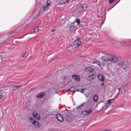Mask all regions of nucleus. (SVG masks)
Listing matches in <instances>:
<instances>
[{
	"label": "nucleus",
	"instance_id": "obj_1",
	"mask_svg": "<svg viewBox=\"0 0 131 131\" xmlns=\"http://www.w3.org/2000/svg\"><path fill=\"white\" fill-rule=\"evenodd\" d=\"M101 59L103 62L110 61L112 63H117L118 61V56L116 55H111L110 54H105L101 58Z\"/></svg>",
	"mask_w": 131,
	"mask_h": 131
},
{
	"label": "nucleus",
	"instance_id": "obj_2",
	"mask_svg": "<svg viewBox=\"0 0 131 131\" xmlns=\"http://www.w3.org/2000/svg\"><path fill=\"white\" fill-rule=\"evenodd\" d=\"M80 45H81V41H80V39H76L73 43L72 49L75 50L76 49H78V48H79L80 46Z\"/></svg>",
	"mask_w": 131,
	"mask_h": 131
},
{
	"label": "nucleus",
	"instance_id": "obj_3",
	"mask_svg": "<svg viewBox=\"0 0 131 131\" xmlns=\"http://www.w3.org/2000/svg\"><path fill=\"white\" fill-rule=\"evenodd\" d=\"M74 114H75V112L71 111L69 115H66V117H65L66 120L68 122H71V121H72V119L71 118V117H70V116H69V115L71 116H73V115H74Z\"/></svg>",
	"mask_w": 131,
	"mask_h": 131
},
{
	"label": "nucleus",
	"instance_id": "obj_4",
	"mask_svg": "<svg viewBox=\"0 0 131 131\" xmlns=\"http://www.w3.org/2000/svg\"><path fill=\"white\" fill-rule=\"evenodd\" d=\"M30 121L32 124H33L36 127H39L40 126V124L38 122L35 121L32 118H30Z\"/></svg>",
	"mask_w": 131,
	"mask_h": 131
},
{
	"label": "nucleus",
	"instance_id": "obj_5",
	"mask_svg": "<svg viewBox=\"0 0 131 131\" xmlns=\"http://www.w3.org/2000/svg\"><path fill=\"white\" fill-rule=\"evenodd\" d=\"M56 118L59 121V122H63L64 121V118L60 114H57L56 115Z\"/></svg>",
	"mask_w": 131,
	"mask_h": 131
},
{
	"label": "nucleus",
	"instance_id": "obj_6",
	"mask_svg": "<svg viewBox=\"0 0 131 131\" xmlns=\"http://www.w3.org/2000/svg\"><path fill=\"white\" fill-rule=\"evenodd\" d=\"M48 10H49V7L46 5H43L42 6L40 11L39 12V14H40V13H45V12H46V11H48Z\"/></svg>",
	"mask_w": 131,
	"mask_h": 131
},
{
	"label": "nucleus",
	"instance_id": "obj_7",
	"mask_svg": "<svg viewBox=\"0 0 131 131\" xmlns=\"http://www.w3.org/2000/svg\"><path fill=\"white\" fill-rule=\"evenodd\" d=\"M33 117L34 119H36L37 120H39V119H40V116L35 112L33 113Z\"/></svg>",
	"mask_w": 131,
	"mask_h": 131
},
{
	"label": "nucleus",
	"instance_id": "obj_8",
	"mask_svg": "<svg viewBox=\"0 0 131 131\" xmlns=\"http://www.w3.org/2000/svg\"><path fill=\"white\" fill-rule=\"evenodd\" d=\"M58 5H64V4H68L70 0H58Z\"/></svg>",
	"mask_w": 131,
	"mask_h": 131
},
{
	"label": "nucleus",
	"instance_id": "obj_9",
	"mask_svg": "<svg viewBox=\"0 0 131 131\" xmlns=\"http://www.w3.org/2000/svg\"><path fill=\"white\" fill-rule=\"evenodd\" d=\"M114 99H109L107 101H106V103L105 104V107H109V106H110V105H111V104H112V103H113V101H114Z\"/></svg>",
	"mask_w": 131,
	"mask_h": 131
},
{
	"label": "nucleus",
	"instance_id": "obj_10",
	"mask_svg": "<svg viewBox=\"0 0 131 131\" xmlns=\"http://www.w3.org/2000/svg\"><path fill=\"white\" fill-rule=\"evenodd\" d=\"M80 8L83 11H86V10H88V5L86 4H82L80 5Z\"/></svg>",
	"mask_w": 131,
	"mask_h": 131
},
{
	"label": "nucleus",
	"instance_id": "obj_11",
	"mask_svg": "<svg viewBox=\"0 0 131 131\" xmlns=\"http://www.w3.org/2000/svg\"><path fill=\"white\" fill-rule=\"evenodd\" d=\"M97 78L99 80H100L102 82L105 80V77L103 76V75L99 74L97 75Z\"/></svg>",
	"mask_w": 131,
	"mask_h": 131
},
{
	"label": "nucleus",
	"instance_id": "obj_12",
	"mask_svg": "<svg viewBox=\"0 0 131 131\" xmlns=\"http://www.w3.org/2000/svg\"><path fill=\"white\" fill-rule=\"evenodd\" d=\"M81 113H82V114H83L84 115H90L91 113H93V110H92V108H91L87 111L82 112Z\"/></svg>",
	"mask_w": 131,
	"mask_h": 131
},
{
	"label": "nucleus",
	"instance_id": "obj_13",
	"mask_svg": "<svg viewBox=\"0 0 131 131\" xmlns=\"http://www.w3.org/2000/svg\"><path fill=\"white\" fill-rule=\"evenodd\" d=\"M72 77L73 78V79H75L76 81H80V77L78 75H73L72 76Z\"/></svg>",
	"mask_w": 131,
	"mask_h": 131
},
{
	"label": "nucleus",
	"instance_id": "obj_14",
	"mask_svg": "<svg viewBox=\"0 0 131 131\" xmlns=\"http://www.w3.org/2000/svg\"><path fill=\"white\" fill-rule=\"evenodd\" d=\"M46 96V93L42 92L41 93H39L37 95L36 98H38V99H41V98H43Z\"/></svg>",
	"mask_w": 131,
	"mask_h": 131
},
{
	"label": "nucleus",
	"instance_id": "obj_15",
	"mask_svg": "<svg viewBox=\"0 0 131 131\" xmlns=\"http://www.w3.org/2000/svg\"><path fill=\"white\" fill-rule=\"evenodd\" d=\"M95 78H96V76H95L94 74L89 75L88 77V80H90V81H91V80H94Z\"/></svg>",
	"mask_w": 131,
	"mask_h": 131
},
{
	"label": "nucleus",
	"instance_id": "obj_16",
	"mask_svg": "<svg viewBox=\"0 0 131 131\" xmlns=\"http://www.w3.org/2000/svg\"><path fill=\"white\" fill-rule=\"evenodd\" d=\"M85 70L86 71V72H94V70L93 69H92L91 67L86 68L85 69Z\"/></svg>",
	"mask_w": 131,
	"mask_h": 131
},
{
	"label": "nucleus",
	"instance_id": "obj_17",
	"mask_svg": "<svg viewBox=\"0 0 131 131\" xmlns=\"http://www.w3.org/2000/svg\"><path fill=\"white\" fill-rule=\"evenodd\" d=\"M23 85L14 86L12 87L13 91H17V90H20V88H22Z\"/></svg>",
	"mask_w": 131,
	"mask_h": 131
},
{
	"label": "nucleus",
	"instance_id": "obj_18",
	"mask_svg": "<svg viewBox=\"0 0 131 131\" xmlns=\"http://www.w3.org/2000/svg\"><path fill=\"white\" fill-rule=\"evenodd\" d=\"M75 91V86H72L67 91V92H69V93H73Z\"/></svg>",
	"mask_w": 131,
	"mask_h": 131
},
{
	"label": "nucleus",
	"instance_id": "obj_19",
	"mask_svg": "<svg viewBox=\"0 0 131 131\" xmlns=\"http://www.w3.org/2000/svg\"><path fill=\"white\" fill-rule=\"evenodd\" d=\"M74 29H75V26L73 25H72L70 27V30L71 31H74Z\"/></svg>",
	"mask_w": 131,
	"mask_h": 131
},
{
	"label": "nucleus",
	"instance_id": "obj_20",
	"mask_svg": "<svg viewBox=\"0 0 131 131\" xmlns=\"http://www.w3.org/2000/svg\"><path fill=\"white\" fill-rule=\"evenodd\" d=\"M75 22H76L77 25H79V24H80L81 21H80V20L79 18H77V19H76L75 22H74L73 23V24H74V23H75Z\"/></svg>",
	"mask_w": 131,
	"mask_h": 131
},
{
	"label": "nucleus",
	"instance_id": "obj_21",
	"mask_svg": "<svg viewBox=\"0 0 131 131\" xmlns=\"http://www.w3.org/2000/svg\"><path fill=\"white\" fill-rule=\"evenodd\" d=\"M98 97L97 95H95L93 97L94 102H98Z\"/></svg>",
	"mask_w": 131,
	"mask_h": 131
},
{
	"label": "nucleus",
	"instance_id": "obj_22",
	"mask_svg": "<svg viewBox=\"0 0 131 131\" xmlns=\"http://www.w3.org/2000/svg\"><path fill=\"white\" fill-rule=\"evenodd\" d=\"M23 58H27L28 57V53H26L23 54L22 56Z\"/></svg>",
	"mask_w": 131,
	"mask_h": 131
},
{
	"label": "nucleus",
	"instance_id": "obj_23",
	"mask_svg": "<svg viewBox=\"0 0 131 131\" xmlns=\"http://www.w3.org/2000/svg\"><path fill=\"white\" fill-rule=\"evenodd\" d=\"M34 32L35 33H37L38 32V27H36L34 29Z\"/></svg>",
	"mask_w": 131,
	"mask_h": 131
},
{
	"label": "nucleus",
	"instance_id": "obj_24",
	"mask_svg": "<svg viewBox=\"0 0 131 131\" xmlns=\"http://www.w3.org/2000/svg\"><path fill=\"white\" fill-rule=\"evenodd\" d=\"M128 84V83L125 84V85L123 87V91H125V90H126V87L127 86Z\"/></svg>",
	"mask_w": 131,
	"mask_h": 131
},
{
	"label": "nucleus",
	"instance_id": "obj_25",
	"mask_svg": "<svg viewBox=\"0 0 131 131\" xmlns=\"http://www.w3.org/2000/svg\"><path fill=\"white\" fill-rule=\"evenodd\" d=\"M51 1L48 0V1H47V4L46 5V6H48V7H49V6H51Z\"/></svg>",
	"mask_w": 131,
	"mask_h": 131
},
{
	"label": "nucleus",
	"instance_id": "obj_26",
	"mask_svg": "<svg viewBox=\"0 0 131 131\" xmlns=\"http://www.w3.org/2000/svg\"><path fill=\"white\" fill-rule=\"evenodd\" d=\"M97 64L99 67H102V62L101 61H97Z\"/></svg>",
	"mask_w": 131,
	"mask_h": 131
},
{
	"label": "nucleus",
	"instance_id": "obj_27",
	"mask_svg": "<svg viewBox=\"0 0 131 131\" xmlns=\"http://www.w3.org/2000/svg\"><path fill=\"white\" fill-rule=\"evenodd\" d=\"M84 105H85V103H82L79 106V107H77L78 109H79L82 107H83V106H84Z\"/></svg>",
	"mask_w": 131,
	"mask_h": 131
},
{
	"label": "nucleus",
	"instance_id": "obj_28",
	"mask_svg": "<svg viewBox=\"0 0 131 131\" xmlns=\"http://www.w3.org/2000/svg\"><path fill=\"white\" fill-rule=\"evenodd\" d=\"M39 17V13H38V14H37L36 16H35L34 17V19H37V18H38Z\"/></svg>",
	"mask_w": 131,
	"mask_h": 131
},
{
	"label": "nucleus",
	"instance_id": "obj_29",
	"mask_svg": "<svg viewBox=\"0 0 131 131\" xmlns=\"http://www.w3.org/2000/svg\"><path fill=\"white\" fill-rule=\"evenodd\" d=\"M114 1L115 0H110L108 2V4H113V3H114Z\"/></svg>",
	"mask_w": 131,
	"mask_h": 131
},
{
	"label": "nucleus",
	"instance_id": "obj_30",
	"mask_svg": "<svg viewBox=\"0 0 131 131\" xmlns=\"http://www.w3.org/2000/svg\"><path fill=\"white\" fill-rule=\"evenodd\" d=\"M84 90H85V89H82V90H80V93H81L82 94H83L84 93Z\"/></svg>",
	"mask_w": 131,
	"mask_h": 131
},
{
	"label": "nucleus",
	"instance_id": "obj_31",
	"mask_svg": "<svg viewBox=\"0 0 131 131\" xmlns=\"http://www.w3.org/2000/svg\"><path fill=\"white\" fill-rule=\"evenodd\" d=\"M120 94V92H119L117 94V95H116V96L115 97V98H118V96H119Z\"/></svg>",
	"mask_w": 131,
	"mask_h": 131
},
{
	"label": "nucleus",
	"instance_id": "obj_32",
	"mask_svg": "<svg viewBox=\"0 0 131 131\" xmlns=\"http://www.w3.org/2000/svg\"><path fill=\"white\" fill-rule=\"evenodd\" d=\"M97 62H98V60H94V61L92 62V64H97Z\"/></svg>",
	"mask_w": 131,
	"mask_h": 131
},
{
	"label": "nucleus",
	"instance_id": "obj_33",
	"mask_svg": "<svg viewBox=\"0 0 131 131\" xmlns=\"http://www.w3.org/2000/svg\"><path fill=\"white\" fill-rule=\"evenodd\" d=\"M0 95H3V94H5V92L3 90L0 91Z\"/></svg>",
	"mask_w": 131,
	"mask_h": 131
},
{
	"label": "nucleus",
	"instance_id": "obj_34",
	"mask_svg": "<svg viewBox=\"0 0 131 131\" xmlns=\"http://www.w3.org/2000/svg\"><path fill=\"white\" fill-rule=\"evenodd\" d=\"M4 98V95H0V100H2V99Z\"/></svg>",
	"mask_w": 131,
	"mask_h": 131
},
{
	"label": "nucleus",
	"instance_id": "obj_35",
	"mask_svg": "<svg viewBox=\"0 0 131 131\" xmlns=\"http://www.w3.org/2000/svg\"><path fill=\"white\" fill-rule=\"evenodd\" d=\"M56 31V29H52V30H51V32H55Z\"/></svg>",
	"mask_w": 131,
	"mask_h": 131
},
{
	"label": "nucleus",
	"instance_id": "obj_36",
	"mask_svg": "<svg viewBox=\"0 0 131 131\" xmlns=\"http://www.w3.org/2000/svg\"><path fill=\"white\" fill-rule=\"evenodd\" d=\"M120 90H121V88H119L118 89V91H119V93H120Z\"/></svg>",
	"mask_w": 131,
	"mask_h": 131
},
{
	"label": "nucleus",
	"instance_id": "obj_37",
	"mask_svg": "<svg viewBox=\"0 0 131 131\" xmlns=\"http://www.w3.org/2000/svg\"><path fill=\"white\" fill-rule=\"evenodd\" d=\"M104 86V82H102V83H101V86Z\"/></svg>",
	"mask_w": 131,
	"mask_h": 131
},
{
	"label": "nucleus",
	"instance_id": "obj_38",
	"mask_svg": "<svg viewBox=\"0 0 131 131\" xmlns=\"http://www.w3.org/2000/svg\"><path fill=\"white\" fill-rule=\"evenodd\" d=\"M76 92H80V90H78V89H77Z\"/></svg>",
	"mask_w": 131,
	"mask_h": 131
},
{
	"label": "nucleus",
	"instance_id": "obj_39",
	"mask_svg": "<svg viewBox=\"0 0 131 131\" xmlns=\"http://www.w3.org/2000/svg\"><path fill=\"white\" fill-rule=\"evenodd\" d=\"M63 79H66V76L63 77Z\"/></svg>",
	"mask_w": 131,
	"mask_h": 131
},
{
	"label": "nucleus",
	"instance_id": "obj_40",
	"mask_svg": "<svg viewBox=\"0 0 131 131\" xmlns=\"http://www.w3.org/2000/svg\"><path fill=\"white\" fill-rule=\"evenodd\" d=\"M101 2H104V0H100Z\"/></svg>",
	"mask_w": 131,
	"mask_h": 131
}]
</instances>
